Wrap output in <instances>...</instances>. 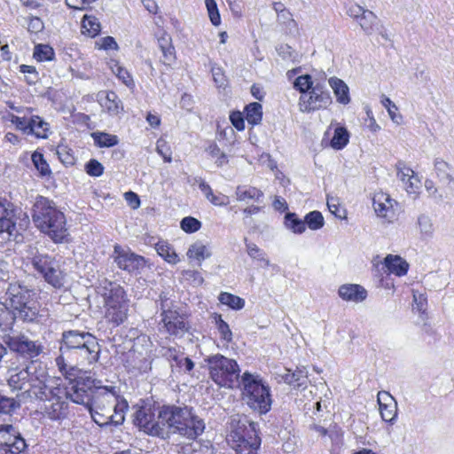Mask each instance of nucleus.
<instances>
[{"mask_svg": "<svg viewBox=\"0 0 454 454\" xmlns=\"http://www.w3.org/2000/svg\"><path fill=\"white\" fill-rule=\"evenodd\" d=\"M82 29L83 34L94 37L100 31V23L96 17L85 15L82 20Z\"/></svg>", "mask_w": 454, "mask_h": 454, "instance_id": "38", "label": "nucleus"}, {"mask_svg": "<svg viewBox=\"0 0 454 454\" xmlns=\"http://www.w3.org/2000/svg\"><path fill=\"white\" fill-rule=\"evenodd\" d=\"M161 355L165 356L171 364V367L183 368L184 352L176 348H162Z\"/></svg>", "mask_w": 454, "mask_h": 454, "instance_id": "34", "label": "nucleus"}, {"mask_svg": "<svg viewBox=\"0 0 454 454\" xmlns=\"http://www.w3.org/2000/svg\"><path fill=\"white\" fill-rule=\"evenodd\" d=\"M25 262L27 267L30 265L52 287L59 289L64 286L66 273L55 257L40 253L36 247H29Z\"/></svg>", "mask_w": 454, "mask_h": 454, "instance_id": "7", "label": "nucleus"}, {"mask_svg": "<svg viewBox=\"0 0 454 454\" xmlns=\"http://www.w3.org/2000/svg\"><path fill=\"white\" fill-rule=\"evenodd\" d=\"M382 106L387 109L390 119L396 124H401L403 116L397 113L398 108L396 105L387 96L382 95L380 100Z\"/></svg>", "mask_w": 454, "mask_h": 454, "instance_id": "44", "label": "nucleus"}, {"mask_svg": "<svg viewBox=\"0 0 454 454\" xmlns=\"http://www.w3.org/2000/svg\"><path fill=\"white\" fill-rule=\"evenodd\" d=\"M167 300L161 302V323L162 328L170 335L183 336L188 330L187 323L184 316L180 315L176 310L167 308L168 304Z\"/></svg>", "mask_w": 454, "mask_h": 454, "instance_id": "16", "label": "nucleus"}, {"mask_svg": "<svg viewBox=\"0 0 454 454\" xmlns=\"http://www.w3.org/2000/svg\"><path fill=\"white\" fill-rule=\"evenodd\" d=\"M285 225L294 233L301 234L306 230L305 220L298 218L294 213H288L285 217Z\"/></svg>", "mask_w": 454, "mask_h": 454, "instance_id": "36", "label": "nucleus"}, {"mask_svg": "<svg viewBox=\"0 0 454 454\" xmlns=\"http://www.w3.org/2000/svg\"><path fill=\"white\" fill-rule=\"evenodd\" d=\"M247 250L248 255L253 259L263 262L266 266L270 265V261L266 258L265 253L262 249H260L255 244H247Z\"/></svg>", "mask_w": 454, "mask_h": 454, "instance_id": "54", "label": "nucleus"}, {"mask_svg": "<svg viewBox=\"0 0 454 454\" xmlns=\"http://www.w3.org/2000/svg\"><path fill=\"white\" fill-rule=\"evenodd\" d=\"M262 118V106L260 103L254 102L246 107V119L252 124L256 125L261 122Z\"/></svg>", "mask_w": 454, "mask_h": 454, "instance_id": "39", "label": "nucleus"}, {"mask_svg": "<svg viewBox=\"0 0 454 454\" xmlns=\"http://www.w3.org/2000/svg\"><path fill=\"white\" fill-rule=\"evenodd\" d=\"M213 79L217 87H225L227 84L226 77L220 67L213 66L211 67Z\"/></svg>", "mask_w": 454, "mask_h": 454, "instance_id": "61", "label": "nucleus"}, {"mask_svg": "<svg viewBox=\"0 0 454 454\" xmlns=\"http://www.w3.org/2000/svg\"><path fill=\"white\" fill-rule=\"evenodd\" d=\"M31 159L35 168L39 172L41 176H51V170L50 168V166L41 153L37 151L34 152L31 156Z\"/></svg>", "mask_w": 454, "mask_h": 454, "instance_id": "42", "label": "nucleus"}, {"mask_svg": "<svg viewBox=\"0 0 454 454\" xmlns=\"http://www.w3.org/2000/svg\"><path fill=\"white\" fill-rule=\"evenodd\" d=\"M373 208L376 215L385 219L387 223H393L396 219L395 204L397 203L384 192L376 193L372 199Z\"/></svg>", "mask_w": 454, "mask_h": 454, "instance_id": "20", "label": "nucleus"}, {"mask_svg": "<svg viewBox=\"0 0 454 454\" xmlns=\"http://www.w3.org/2000/svg\"><path fill=\"white\" fill-rule=\"evenodd\" d=\"M332 103L329 91L317 84L308 93L301 94L299 99V109L303 113H310L326 108Z\"/></svg>", "mask_w": 454, "mask_h": 454, "instance_id": "15", "label": "nucleus"}, {"mask_svg": "<svg viewBox=\"0 0 454 454\" xmlns=\"http://www.w3.org/2000/svg\"><path fill=\"white\" fill-rule=\"evenodd\" d=\"M160 48L162 51L161 62L164 65L170 66L175 62V48L171 45L170 40L165 37L159 39Z\"/></svg>", "mask_w": 454, "mask_h": 454, "instance_id": "33", "label": "nucleus"}, {"mask_svg": "<svg viewBox=\"0 0 454 454\" xmlns=\"http://www.w3.org/2000/svg\"><path fill=\"white\" fill-rule=\"evenodd\" d=\"M338 294L345 301L359 303L366 299L367 291L357 284H344L339 287Z\"/></svg>", "mask_w": 454, "mask_h": 454, "instance_id": "23", "label": "nucleus"}, {"mask_svg": "<svg viewBox=\"0 0 454 454\" xmlns=\"http://www.w3.org/2000/svg\"><path fill=\"white\" fill-rule=\"evenodd\" d=\"M166 407L157 410L151 405H143L134 414V423L147 434L158 436L162 439L168 438L166 426L168 422L163 419V413Z\"/></svg>", "mask_w": 454, "mask_h": 454, "instance_id": "10", "label": "nucleus"}, {"mask_svg": "<svg viewBox=\"0 0 454 454\" xmlns=\"http://www.w3.org/2000/svg\"><path fill=\"white\" fill-rule=\"evenodd\" d=\"M20 406V403L13 398H9L0 394V413H11Z\"/></svg>", "mask_w": 454, "mask_h": 454, "instance_id": "53", "label": "nucleus"}, {"mask_svg": "<svg viewBox=\"0 0 454 454\" xmlns=\"http://www.w3.org/2000/svg\"><path fill=\"white\" fill-rule=\"evenodd\" d=\"M210 377L220 387H232L239 380V367L233 359L217 354L207 358Z\"/></svg>", "mask_w": 454, "mask_h": 454, "instance_id": "11", "label": "nucleus"}, {"mask_svg": "<svg viewBox=\"0 0 454 454\" xmlns=\"http://www.w3.org/2000/svg\"><path fill=\"white\" fill-rule=\"evenodd\" d=\"M59 351L56 364L63 373H68L79 365L91 364L99 357V346L96 337L90 333L76 330L62 333Z\"/></svg>", "mask_w": 454, "mask_h": 454, "instance_id": "1", "label": "nucleus"}, {"mask_svg": "<svg viewBox=\"0 0 454 454\" xmlns=\"http://www.w3.org/2000/svg\"><path fill=\"white\" fill-rule=\"evenodd\" d=\"M328 82L339 103L347 105L350 102L348 87L342 80L331 77Z\"/></svg>", "mask_w": 454, "mask_h": 454, "instance_id": "27", "label": "nucleus"}, {"mask_svg": "<svg viewBox=\"0 0 454 454\" xmlns=\"http://www.w3.org/2000/svg\"><path fill=\"white\" fill-rule=\"evenodd\" d=\"M277 20L280 25L286 27L289 34L294 35L298 33V24L294 20L293 14L290 12L289 10L279 14V16L277 17Z\"/></svg>", "mask_w": 454, "mask_h": 454, "instance_id": "43", "label": "nucleus"}, {"mask_svg": "<svg viewBox=\"0 0 454 454\" xmlns=\"http://www.w3.org/2000/svg\"><path fill=\"white\" fill-rule=\"evenodd\" d=\"M348 132L343 127H337L331 140V146L335 150L342 149L348 143Z\"/></svg>", "mask_w": 454, "mask_h": 454, "instance_id": "40", "label": "nucleus"}, {"mask_svg": "<svg viewBox=\"0 0 454 454\" xmlns=\"http://www.w3.org/2000/svg\"><path fill=\"white\" fill-rule=\"evenodd\" d=\"M4 341L11 350L28 358H34L42 352L40 344L23 334L6 335Z\"/></svg>", "mask_w": 454, "mask_h": 454, "instance_id": "17", "label": "nucleus"}, {"mask_svg": "<svg viewBox=\"0 0 454 454\" xmlns=\"http://www.w3.org/2000/svg\"><path fill=\"white\" fill-rule=\"evenodd\" d=\"M27 444L12 425L0 426V454H25Z\"/></svg>", "mask_w": 454, "mask_h": 454, "instance_id": "14", "label": "nucleus"}, {"mask_svg": "<svg viewBox=\"0 0 454 454\" xmlns=\"http://www.w3.org/2000/svg\"><path fill=\"white\" fill-rule=\"evenodd\" d=\"M100 105L112 115L118 114L122 109V103L114 91H103L99 94Z\"/></svg>", "mask_w": 454, "mask_h": 454, "instance_id": "25", "label": "nucleus"}, {"mask_svg": "<svg viewBox=\"0 0 454 454\" xmlns=\"http://www.w3.org/2000/svg\"><path fill=\"white\" fill-rule=\"evenodd\" d=\"M413 294V301L415 303L414 309H417L420 313H424L427 309V296L423 294H419L416 291H412Z\"/></svg>", "mask_w": 454, "mask_h": 454, "instance_id": "62", "label": "nucleus"}, {"mask_svg": "<svg viewBox=\"0 0 454 454\" xmlns=\"http://www.w3.org/2000/svg\"><path fill=\"white\" fill-rule=\"evenodd\" d=\"M93 392L94 389H85L83 383L72 382L69 387L63 388L62 395L75 403L84 405L88 409L91 403Z\"/></svg>", "mask_w": 454, "mask_h": 454, "instance_id": "22", "label": "nucleus"}, {"mask_svg": "<svg viewBox=\"0 0 454 454\" xmlns=\"http://www.w3.org/2000/svg\"><path fill=\"white\" fill-rule=\"evenodd\" d=\"M33 221L36 227L54 242H62L68 235L64 214L47 198L38 196L33 207Z\"/></svg>", "mask_w": 454, "mask_h": 454, "instance_id": "4", "label": "nucleus"}, {"mask_svg": "<svg viewBox=\"0 0 454 454\" xmlns=\"http://www.w3.org/2000/svg\"><path fill=\"white\" fill-rule=\"evenodd\" d=\"M114 262L121 270L129 273H137L145 266V260L130 250H125L120 246H114Z\"/></svg>", "mask_w": 454, "mask_h": 454, "instance_id": "18", "label": "nucleus"}, {"mask_svg": "<svg viewBox=\"0 0 454 454\" xmlns=\"http://www.w3.org/2000/svg\"><path fill=\"white\" fill-rule=\"evenodd\" d=\"M384 264L389 273L396 276H403L407 273L409 264L399 255L388 254L385 260Z\"/></svg>", "mask_w": 454, "mask_h": 454, "instance_id": "26", "label": "nucleus"}, {"mask_svg": "<svg viewBox=\"0 0 454 454\" xmlns=\"http://www.w3.org/2000/svg\"><path fill=\"white\" fill-rule=\"evenodd\" d=\"M187 256L190 259H194L200 262L206 258L210 257L211 253L207 246H205L202 242L198 241L190 246L187 251Z\"/></svg>", "mask_w": 454, "mask_h": 454, "instance_id": "32", "label": "nucleus"}, {"mask_svg": "<svg viewBox=\"0 0 454 454\" xmlns=\"http://www.w3.org/2000/svg\"><path fill=\"white\" fill-rule=\"evenodd\" d=\"M181 228L187 233H192L200 230L201 223L194 217L187 216L181 221Z\"/></svg>", "mask_w": 454, "mask_h": 454, "instance_id": "56", "label": "nucleus"}, {"mask_svg": "<svg viewBox=\"0 0 454 454\" xmlns=\"http://www.w3.org/2000/svg\"><path fill=\"white\" fill-rule=\"evenodd\" d=\"M262 196V192L253 186L239 185L236 189V197L239 201H259Z\"/></svg>", "mask_w": 454, "mask_h": 454, "instance_id": "29", "label": "nucleus"}, {"mask_svg": "<svg viewBox=\"0 0 454 454\" xmlns=\"http://www.w3.org/2000/svg\"><path fill=\"white\" fill-rule=\"evenodd\" d=\"M8 385L12 389L20 390L26 388L29 396L44 398L49 393L51 379L47 377L45 369L35 361L29 362L25 367H10L8 369Z\"/></svg>", "mask_w": 454, "mask_h": 454, "instance_id": "3", "label": "nucleus"}, {"mask_svg": "<svg viewBox=\"0 0 454 454\" xmlns=\"http://www.w3.org/2000/svg\"><path fill=\"white\" fill-rule=\"evenodd\" d=\"M6 295L12 308L23 321H34L39 312L35 293L27 286L15 281L9 284Z\"/></svg>", "mask_w": 454, "mask_h": 454, "instance_id": "9", "label": "nucleus"}, {"mask_svg": "<svg viewBox=\"0 0 454 454\" xmlns=\"http://www.w3.org/2000/svg\"><path fill=\"white\" fill-rule=\"evenodd\" d=\"M157 254L169 263L176 264L179 259L173 247L165 241H159L155 245Z\"/></svg>", "mask_w": 454, "mask_h": 454, "instance_id": "31", "label": "nucleus"}, {"mask_svg": "<svg viewBox=\"0 0 454 454\" xmlns=\"http://www.w3.org/2000/svg\"><path fill=\"white\" fill-rule=\"evenodd\" d=\"M152 342L146 335H140L134 340L133 345L128 353V357L132 359L131 366L140 369L141 363L147 361L151 352Z\"/></svg>", "mask_w": 454, "mask_h": 454, "instance_id": "21", "label": "nucleus"}, {"mask_svg": "<svg viewBox=\"0 0 454 454\" xmlns=\"http://www.w3.org/2000/svg\"><path fill=\"white\" fill-rule=\"evenodd\" d=\"M128 403L121 398L114 387H96L88 408L92 419L100 427L121 425L124 421Z\"/></svg>", "mask_w": 454, "mask_h": 454, "instance_id": "2", "label": "nucleus"}, {"mask_svg": "<svg viewBox=\"0 0 454 454\" xmlns=\"http://www.w3.org/2000/svg\"><path fill=\"white\" fill-rule=\"evenodd\" d=\"M242 397L246 403L262 414L267 413L271 407L270 388L258 375L248 372L241 377Z\"/></svg>", "mask_w": 454, "mask_h": 454, "instance_id": "8", "label": "nucleus"}, {"mask_svg": "<svg viewBox=\"0 0 454 454\" xmlns=\"http://www.w3.org/2000/svg\"><path fill=\"white\" fill-rule=\"evenodd\" d=\"M249 427L255 433L254 425L250 424ZM227 441L236 454H257L261 445V439L256 434L254 435H250L249 433L243 434L241 427L231 430Z\"/></svg>", "mask_w": 454, "mask_h": 454, "instance_id": "12", "label": "nucleus"}, {"mask_svg": "<svg viewBox=\"0 0 454 454\" xmlns=\"http://www.w3.org/2000/svg\"><path fill=\"white\" fill-rule=\"evenodd\" d=\"M377 402L380 406L387 405L388 408H393L397 403L395 399L387 391H380L377 395Z\"/></svg>", "mask_w": 454, "mask_h": 454, "instance_id": "59", "label": "nucleus"}, {"mask_svg": "<svg viewBox=\"0 0 454 454\" xmlns=\"http://www.w3.org/2000/svg\"><path fill=\"white\" fill-rule=\"evenodd\" d=\"M163 419L168 422L166 426L168 438L173 434H178L187 439L194 440L205 430L203 419L193 414L188 407L167 406Z\"/></svg>", "mask_w": 454, "mask_h": 454, "instance_id": "5", "label": "nucleus"}, {"mask_svg": "<svg viewBox=\"0 0 454 454\" xmlns=\"http://www.w3.org/2000/svg\"><path fill=\"white\" fill-rule=\"evenodd\" d=\"M214 318L221 339L226 342H231L232 340V332L229 325L222 318L221 315L215 314Z\"/></svg>", "mask_w": 454, "mask_h": 454, "instance_id": "46", "label": "nucleus"}, {"mask_svg": "<svg viewBox=\"0 0 454 454\" xmlns=\"http://www.w3.org/2000/svg\"><path fill=\"white\" fill-rule=\"evenodd\" d=\"M396 169L398 178L405 184L410 178L416 176L414 171L409 167L405 166L403 162H398L396 165Z\"/></svg>", "mask_w": 454, "mask_h": 454, "instance_id": "58", "label": "nucleus"}, {"mask_svg": "<svg viewBox=\"0 0 454 454\" xmlns=\"http://www.w3.org/2000/svg\"><path fill=\"white\" fill-rule=\"evenodd\" d=\"M405 184L408 193L414 194L415 196L418 195L420 188V180L417 175L410 178Z\"/></svg>", "mask_w": 454, "mask_h": 454, "instance_id": "64", "label": "nucleus"}, {"mask_svg": "<svg viewBox=\"0 0 454 454\" xmlns=\"http://www.w3.org/2000/svg\"><path fill=\"white\" fill-rule=\"evenodd\" d=\"M91 137L98 147H111L119 143L117 136L105 132H93Z\"/></svg>", "mask_w": 454, "mask_h": 454, "instance_id": "37", "label": "nucleus"}, {"mask_svg": "<svg viewBox=\"0 0 454 454\" xmlns=\"http://www.w3.org/2000/svg\"><path fill=\"white\" fill-rule=\"evenodd\" d=\"M312 84L313 82L311 81V76L309 74H304L300 75L295 79L294 87L302 94H305L313 88Z\"/></svg>", "mask_w": 454, "mask_h": 454, "instance_id": "50", "label": "nucleus"}, {"mask_svg": "<svg viewBox=\"0 0 454 454\" xmlns=\"http://www.w3.org/2000/svg\"><path fill=\"white\" fill-rule=\"evenodd\" d=\"M15 321V315L0 301V329L3 331L12 329Z\"/></svg>", "mask_w": 454, "mask_h": 454, "instance_id": "41", "label": "nucleus"}, {"mask_svg": "<svg viewBox=\"0 0 454 454\" xmlns=\"http://www.w3.org/2000/svg\"><path fill=\"white\" fill-rule=\"evenodd\" d=\"M205 4L208 12L209 19L214 26L221 23V18L218 12L217 4L215 0H205Z\"/></svg>", "mask_w": 454, "mask_h": 454, "instance_id": "52", "label": "nucleus"}, {"mask_svg": "<svg viewBox=\"0 0 454 454\" xmlns=\"http://www.w3.org/2000/svg\"><path fill=\"white\" fill-rule=\"evenodd\" d=\"M33 56L37 61H48L53 59L54 51L47 44H38L35 47Z\"/></svg>", "mask_w": 454, "mask_h": 454, "instance_id": "47", "label": "nucleus"}, {"mask_svg": "<svg viewBox=\"0 0 454 454\" xmlns=\"http://www.w3.org/2000/svg\"><path fill=\"white\" fill-rule=\"evenodd\" d=\"M30 115L31 114H24L22 116H17L12 114H8L7 120L16 126L17 129L22 130L24 133H29L30 128Z\"/></svg>", "mask_w": 454, "mask_h": 454, "instance_id": "45", "label": "nucleus"}, {"mask_svg": "<svg viewBox=\"0 0 454 454\" xmlns=\"http://www.w3.org/2000/svg\"><path fill=\"white\" fill-rule=\"evenodd\" d=\"M100 293L104 299L105 317L114 326L123 324L129 316V300L121 285L106 279L102 281Z\"/></svg>", "mask_w": 454, "mask_h": 454, "instance_id": "6", "label": "nucleus"}, {"mask_svg": "<svg viewBox=\"0 0 454 454\" xmlns=\"http://www.w3.org/2000/svg\"><path fill=\"white\" fill-rule=\"evenodd\" d=\"M48 132L49 123L37 115H30V128L28 134H33L38 138H47Z\"/></svg>", "mask_w": 454, "mask_h": 454, "instance_id": "30", "label": "nucleus"}, {"mask_svg": "<svg viewBox=\"0 0 454 454\" xmlns=\"http://www.w3.org/2000/svg\"><path fill=\"white\" fill-rule=\"evenodd\" d=\"M327 207L329 211L339 219H346L347 213L346 210L340 207L339 203V200L337 198H328L327 199Z\"/></svg>", "mask_w": 454, "mask_h": 454, "instance_id": "51", "label": "nucleus"}, {"mask_svg": "<svg viewBox=\"0 0 454 454\" xmlns=\"http://www.w3.org/2000/svg\"><path fill=\"white\" fill-rule=\"evenodd\" d=\"M156 151L160 155L163 157L166 162H171V153L169 152V148L167 146V143L164 140L159 139L157 141Z\"/></svg>", "mask_w": 454, "mask_h": 454, "instance_id": "63", "label": "nucleus"}, {"mask_svg": "<svg viewBox=\"0 0 454 454\" xmlns=\"http://www.w3.org/2000/svg\"><path fill=\"white\" fill-rule=\"evenodd\" d=\"M419 231L426 237H430L434 232V227L431 219L427 215H420L418 218Z\"/></svg>", "mask_w": 454, "mask_h": 454, "instance_id": "55", "label": "nucleus"}, {"mask_svg": "<svg viewBox=\"0 0 454 454\" xmlns=\"http://www.w3.org/2000/svg\"><path fill=\"white\" fill-rule=\"evenodd\" d=\"M53 384H55V380L51 379L50 382L51 393L44 398L38 399L43 402L41 409L48 418L51 419H60L67 414V403L63 400V388L54 387Z\"/></svg>", "mask_w": 454, "mask_h": 454, "instance_id": "13", "label": "nucleus"}, {"mask_svg": "<svg viewBox=\"0 0 454 454\" xmlns=\"http://www.w3.org/2000/svg\"><path fill=\"white\" fill-rule=\"evenodd\" d=\"M357 23L366 35H371L374 33H379L384 38H387V36L382 32L383 26L373 12L366 10L365 12L357 20Z\"/></svg>", "mask_w": 454, "mask_h": 454, "instance_id": "24", "label": "nucleus"}, {"mask_svg": "<svg viewBox=\"0 0 454 454\" xmlns=\"http://www.w3.org/2000/svg\"><path fill=\"white\" fill-rule=\"evenodd\" d=\"M306 225L311 230H319L324 226L325 221L319 211H312L305 216Z\"/></svg>", "mask_w": 454, "mask_h": 454, "instance_id": "48", "label": "nucleus"}, {"mask_svg": "<svg viewBox=\"0 0 454 454\" xmlns=\"http://www.w3.org/2000/svg\"><path fill=\"white\" fill-rule=\"evenodd\" d=\"M113 73L128 87L133 86V79L127 69L115 62L111 66Z\"/></svg>", "mask_w": 454, "mask_h": 454, "instance_id": "49", "label": "nucleus"}, {"mask_svg": "<svg viewBox=\"0 0 454 454\" xmlns=\"http://www.w3.org/2000/svg\"><path fill=\"white\" fill-rule=\"evenodd\" d=\"M283 380L294 387H301L307 384L308 372L305 367L297 368L294 372L287 370V372L283 376Z\"/></svg>", "mask_w": 454, "mask_h": 454, "instance_id": "28", "label": "nucleus"}, {"mask_svg": "<svg viewBox=\"0 0 454 454\" xmlns=\"http://www.w3.org/2000/svg\"><path fill=\"white\" fill-rule=\"evenodd\" d=\"M379 408L382 419L393 424L397 416V404L394 405L393 408H388L387 405L380 406Z\"/></svg>", "mask_w": 454, "mask_h": 454, "instance_id": "57", "label": "nucleus"}, {"mask_svg": "<svg viewBox=\"0 0 454 454\" xmlns=\"http://www.w3.org/2000/svg\"><path fill=\"white\" fill-rule=\"evenodd\" d=\"M218 300L222 304L235 310H239L245 306L244 299L227 292H222L219 294Z\"/></svg>", "mask_w": 454, "mask_h": 454, "instance_id": "35", "label": "nucleus"}, {"mask_svg": "<svg viewBox=\"0 0 454 454\" xmlns=\"http://www.w3.org/2000/svg\"><path fill=\"white\" fill-rule=\"evenodd\" d=\"M12 216L13 210L10 203L0 199V239L3 242L15 239L17 237L18 231Z\"/></svg>", "mask_w": 454, "mask_h": 454, "instance_id": "19", "label": "nucleus"}, {"mask_svg": "<svg viewBox=\"0 0 454 454\" xmlns=\"http://www.w3.org/2000/svg\"><path fill=\"white\" fill-rule=\"evenodd\" d=\"M86 171L90 176H100L104 172V167L99 161L92 159L86 164Z\"/></svg>", "mask_w": 454, "mask_h": 454, "instance_id": "60", "label": "nucleus"}]
</instances>
